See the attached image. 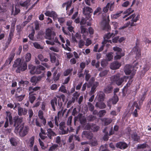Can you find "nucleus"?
Returning <instances> with one entry per match:
<instances>
[{
    "label": "nucleus",
    "instance_id": "obj_28",
    "mask_svg": "<svg viewBox=\"0 0 151 151\" xmlns=\"http://www.w3.org/2000/svg\"><path fill=\"white\" fill-rule=\"evenodd\" d=\"M40 87L38 86H36L35 87H33L32 86L29 87L28 88V90L29 91V93L30 94L31 93L34 94L33 93L35 91L40 90Z\"/></svg>",
    "mask_w": 151,
    "mask_h": 151
},
{
    "label": "nucleus",
    "instance_id": "obj_43",
    "mask_svg": "<svg viewBox=\"0 0 151 151\" xmlns=\"http://www.w3.org/2000/svg\"><path fill=\"white\" fill-rule=\"evenodd\" d=\"M89 71L85 70L84 73L86 74L85 80L86 81H88L91 77V75L88 73Z\"/></svg>",
    "mask_w": 151,
    "mask_h": 151
},
{
    "label": "nucleus",
    "instance_id": "obj_2",
    "mask_svg": "<svg viewBox=\"0 0 151 151\" xmlns=\"http://www.w3.org/2000/svg\"><path fill=\"white\" fill-rule=\"evenodd\" d=\"M31 58V54L29 53H27L25 56V62L23 63L22 59L20 58L16 59L13 65V68H17L16 70V72L17 73H20L21 71L25 70L27 68V64L26 62H27L30 61Z\"/></svg>",
    "mask_w": 151,
    "mask_h": 151
},
{
    "label": "nucleus",
    "instance_id": "obj_32",
    "mask_svg": "<svg viewBox=\"0 0 151 151\" xmlns=\"http://www.w3.org/2000/svg\"><path fill=\"white\" fill-rule=\"evenodd\" d=\"M131 67L129 65H126L124 68V71L126 74H129L131 72Z\"/></svg>",
    "mask_w": 151,
    "mask_h": 151
},
{
    "label": "nucleus",
    "instance_id": "obj_44",
    "mask_svg": "<svg viewBox=\"0 0 151 151\" xmlns=\"http://www.w3.org/2000/svg\"><path fill=\"white\" fill-rule=\"evenodd\" d=\"M124 54L122 52L116 53V55L114 56V58L116 60L119 59L122 57L124 56Z\"/></svg>",
    "mask_w": 151,
    "mask_h": 151
},
{
    "label": "nucleus",
    "instance_id": "obj_38",
    "mask_svg": "<svg viewBox=\"0 0 151 151\" xmlns=\"http://www.w3.org/2000/svg\"><path fill=\"white\" fill-rule=\"evenodd\" d=\"M72 2L73 1L72 0H69L65 2L66 5V10L67 11H68L69 10L70 7L71 6L72 4Z\"/></svg>",
    "mask_w": 151,
    "mask_h": 151
},
{
    "label": "nucleus",
    "instance_id": "obj_60",
    "mask_svg": "<svg viewBox=\"0 0 151 151\" xmlns=\"http://www.w3.org/2000/svg\"><path fill=\"white\" fill-rule=\"evenodd\" d=\"M134 74H132L130 76H129V81H128L127 83L128 85H130L132 83L133 81V78L134 76Z\"/></svg>",
    "mask_w": 151,
    "mask_h": 151
},
{
    "label": "nucleus",
    "instance_id": "obj_16",
    "mask_svg": "<svg viewBox=\"0 0 151 151\" xmlns=\"http://www.w3.org/2000/svg\"><path fill=\"white\" fill-rule=\"evenodd\" d=\"M133 50L136 54V58L137 59H139L141 55L140 50L137 43L135 46L133 48Z\"/></svg>",
    "mask_w": 151,
    "mask_h": 151
},
{
    "label": "nucleus",
    "instance_id": "obj_54",
    "mask_svg": "<svg viewBox=\"0 0 151 151\" xmlns=\"http://www.w3.org/2000/svg\"><path fill=\"white\" fill-rule=\"evenodd\" d=\"M113 50L114 51L116 52V53H121L122 51L121 48L117 46L113 47Z\"/></svg>",
    "mask_w": 151,
    "mask_h": 151
},
{
    "label": "nucleus",
    "instance_id": "obj_64",
    "mask_svg": "<svg viewBox=\"0 0 151 151\" xmlns=\"http://www.w3.org/2000/svg\"><path fill=\"white\" fill-rule=\"evenodd\" d=\"M107 64V61L105 59L102 60L101 62V65L103 67H105Z\"/></svg>",
    "mask_w": 151,
    "mask_h": 151
},
{
    "label": "nucleus",
    "instance_id": "obj_20",
    "mask_svg": "<svg viewBox=\"0 0 151 151\" xmlns=\"http://www.w3.org/2000/svg\"><path fill=\"white\" fill-rule=\"evenodd\" d=\"M121 64L118 61H115L111 63L110 67L112 70L117 69L121 66Z\"/></svg>",
    "mask_w": 151,
    "mask_h": 151
},
{
    "label": "nucleus",
    "instance_id": "obj_18",
    "mask_svg": "<svg viewBox=\"0 0 151 151\" xmlns=\"http://www.w3.org/2000/svg\"><path fill=\"white\" fill-rule=\"evenodd\" d=\"M18 114L19 116L25 115L27 113V110L25 108L22 107L20 106L18 107Z\"/></svg>",
    "mask_w": 151,
    "mask_h": 151
},
{
    "label": "nucleus",
    "instance_id": "obj_63",
    "mask_svg": "<svg viewBox=\"0 0 151 151\" xmlns=\"http://www.w3.org/2000/svg\"><path fill=\"white\" fill-rule=\"evenodd\" d=\"M12 40L10 39L9 38L8 39V40H7V41L5 44L4 47H5V49H6L8 47L9 45H10V43L11 42Z\"/></svg>",
    "mask_w": 151,
    "mask_h": 151
},
{
    "label": "nucleus",
    "instance_id": "obj_8",
    "mask_svg": "<svg viewBox=\"0 0 151 151\" xmlns=\"http://www.w3.org/2000/svg\"><path fill=\"white\" fill-rule=\"evenodd\" d=\"M78 119L80 123L82 125H84L86 122V119L84 116H83L81 114H79L77 116H75L74 118V124L76 125V121Z\"/></svg>",
    "mask_w": 151,
    "mask_h": 151
},
{
    "label": "nucleus",
    "instance_id": "obj_45",
    "mask_svg": "<svg viewBox=\"0 0 151 151\" xmlns=\"http://www.w3.org/2000/svg\"><path fill=\"white\" fill-rule=\"evenodd\" d=\"M25 96V94H22L20 96H15V98L18 101H21L24 98Z\"/></svg>",
    "mask_w": 151,
    "mask_h": 151
},
{
    "label": "nucleus",
    "instance_id": "obj_24",
    "mask_svg": "<svg viewBox=\"0 0 151 151\" xmlns=\"http://www.w3.org/2000/svg\"><path fill=\"white\" fill-rule=\"evenodd\" d=\"M45 70V68L41 65L37 66L35 69V74H40L42 72V71H44Z\"/></svg>",
    "mask_w": 151,
    "mask_h": 151
},
{
    "label": "nucleus",
    "instance_id": "obj_14",
    "mask_svg": "<svg viewBox=\"0 0 151 151\" xmlns=\"http://www.w3.org/2000/svg\"><path fill=\"white\" fill-rule=\"evenodd\" d=\"M114 35H115L113 33L111 34L109 32L105 35L104 37V41L102 42V43H104V42L106 43L107 42H109L111 43H112L111 40H109V39L110 38L112 37H113L114 36Z\"/></svg>",
    "mask_w": 151,
    "mask_h": 151
},
{
    "label": "nucleus",
    "instance_id": "obj_25",
    "mask_svg": "<svg viewBox=\"0 0 151 151\" xmlns=\"http://www.w3.org/2000/svg\"><path fill=\"white\" fill-rule=\"evenodd\" d=\"M99 83L97 82H95L93 84L91 88L90 93L91 95L94 94L96 91V88L99 86Z\"/></svg>",
    "mask_w": 151,
    "mask_h": 151
},
{
    "label": "nucleus",
    "instance_id": "obj_59",
    "mask_svg": "<svg viewBox=\"0 0 151 151\" xmlns=\"http://www.w3.org/2000/svg\"><path fill=\"white\" fill-rule=\"evenodd\" d=\"M73 69H68L66 70L64 72L63 74L65 76H68L69 74L72 71Z\"/></svg>",
    "mask_w": 151,
    "mask_h": 151
},
{
    "label": "nucleus",
    "instance_id": "obj_50",
    "mask_svg": "<svg viewBox=\"0 0 151 151\" xmlns=\"http://www.w3.org/2000/svg\"><path fill=\"white\" fill-rule=\"evenodd\" d=\"M97 13H98V14L99 15L102 13L101 9L100 7H97L96 10L94 12L93 14L95 15Z\"/></svg>",
    "mask_w": 151,
    "mask_h": 151
},
{
    "label": "nucleus",
    "instance_id": "obj_35",
    "mask_svg": "<svg viewBox=\"0 0 151 151\" xmlns=\"http://www.w3.org/2000/svg\"><path fill=\"white\" fill-rule=\"evenodd\" d=\"M56 55V54L54 52L50 54V61L52 63L55 62L56 60V57H55Z\"/></svg>",
    "mask_w": 151,
    "mask_h": 151
},
{
    "label": "nucleus",
    "instance_id": "obj_41",
    "mask_svg": "<svg viewBox=\"0 0 151 151\" xmlns=\"http://www.w3.org/2000/svg\"><path fill=\"white\" fill-rule=\"evenodd\" d=\"M58 21L61 26H63V23L65 22V19L64 17H57Z\"/></svg>",
    "mask_w": 151,
    "mask_h": 151
},
{
    "label": "nucleus",
    "instance_id": "obj_42",
    "mask_svg": "<svg viewBox=\"0 0 151 151\" xmlns=\"http://www.w3.org/2000/svg\"><path fill=\"white\" fill-rule=\"evenodd\" d=\"M98 100L100 101H103L105 97V95L102 92H101L99 93Z\"/></svg>",
    "mask_w": 151,
    "mask_h": 151
},
{
    "label": "nucleus",
    "instance_id": "obj_1",
    "mask_svg": "<svg viewBox=\"0 0 151 151\" xmlns=\"http://www.w3.org/2000/svg\"><path fill=\"white\" fill-rule=\"evenodd\" d=\"M14 126L15 127L14 132L16 134L19 133L21 137H24L28 133L29 131V127L27 126H24V123H22V118L19 117L18 116L14 117Z\"/></svg>",
    "mask_w": 151,
    "mask_h": 151
},
{
    "label": "nucleus",
    "instance_id": "obj_21",
    "mask_svg": "<svg viewBox=\"0 0 151 151\" xmlns=\"http://www.w3.org/2000/svg\"><path fill=\"white\" fill-rule=\"evenodd\" d=\"M82 136L88 139H91L93 137V134L88 131H83L82 133Z\"/></svg>",
    "mask_w": 151,
    "mask_h": 151
},
{
    "label": "nucleus",
    "instance_id": "obj_5",
    "mask_svg": "<svg viewBox=\"0 0 151 151\" xmlns=\"http://www.w3.org/2000/svg\"><path fill=\"white\" fill-rule=\"evenodd\" d=\"M38 116L40 120L36 119L35 120L36 125L38 127H41L42 126V124L44 126H45L46 123V120L44 117L43 112L42 110L39 111L38 113Z\"/></svg>",
    "mask_w": 151,
    "mask_h": 151
},
{
    "label": "nucleus",
    "instance_id": "obj_62",
    "mask_svg": "<svg viewBox=\"0 0 151 151\" xmlns=\"http://www.w3.org/2000/svg\"><path fill=\"white\" fill-rule=\"evenodd\" d=\"M146 144L144 143L141 144H138L137 146V149H144L146 147Z\"/></svg>",
    "mask_w": 151,
    "mask_h": 151
},
{
    "label": "nucleus",
    "instance_id": "obj_4",
    "mask_svg": "<svg viewBox=\"0 0 151 151\" xmlns=\"http://www.w3.org/2000/svg\"><path fill=\"white\" fill-rule=\"evenodd\" d=\"M120 73H118L111 77L113 81L119 86L121 85L124 81L126 82L129 78V76H124L120 78Z\"/></svg>",
    "mask_w": 151,
    "mask_h": 151
},
{
    "label": "nucleus",
    "instance_id": "obj_46",
    "mask_svg": "<svg viewBox=\"0 0 151 151\" xmlns=\"http://www.w3.org/2000/svg\"><path fill=\"white\" fill-rule=\"evenodd\" d=\"M35 137L34 136L32 137L29 140V146L30 147H32L34 143Z\"/></svg>",
    "mask_w": 151,
    "mask_h": 151
},
{
    "label": "nucleus",
    "instance_id": "obj_26",
    "mask_svg": "<svg viewBox=\"0 0 151 151\" xmlns=\"http://www.w3.org/2000/svg\"><path fill=\"white\" fill-rule=\"evenodd\" d=\"M102 121L104 123V126H106L110 124L112 122V120L111 118H104Z\"/></svg>",
    "mask_w": 151,
    "mask_h": 151
},
{
    "label": "nucleus",
    "instance_id": "obj_47",
    "mask_svg": "<svg viewBox=\"0 0 151 151\" xmlns=\"http://www.w3.org/2000/svg\"><path fill=\"white\" fill-rule=\"evenodd\" d=\"M113 53L110 52L106 55V57L108 61L111 60L113 58Z\"/></svg>",
    "mask_w": 151,
    "mask_h": 151
},
{
    "label": "nucleus",
    "instance_id": "obj_30",
    "mask_svg": "<svg viewBox=\"0 0 151 151\" xmlns=\"http://www.w3.org/2000/svg\"><path fill=\"white\" fill-rule=\"evenodd\" d=\"M103 29L108 32L109 31L111 30V27L109 24V22L104 21Z\"/></svg>",
    "mask_w": 151,
    "mask_h": 151
},
{
    "label": "nucleus",
    "instance_id": "obj_57",
    "mask_svg": "<svg viewBox=\"0 0 151 151\" xmlns=\"http://www.w3.org/2000/svg\"><path fill=\"white\" fill-rule=\"evenodd\" d=\"M122 12V11H121L119 12H118L115 14H113L112 17L113 18L116 19L120 16Z\"/></svg>",
    "mask_w": 151,
    "mask_h": 151
},
{
    "label": "nucleus",
    "instance_id": "obj_7",
    "mask_svg": "<svg viewBox=\"0 0 151 151\" xmlns=\"http://www.w3.org/2000/svg\"><path fill=\"white\" fill-rule=\"evenodd\" d=\"M100 128L99 127L93 123H88L85 127V129L93 132H97Z\"/></svg>",
    "mask_w": 151,
    "mask_h": 151
},
{
    "label": "nucleus",
    "instance_id": "obj_40",
    "mask_svg": "<svg viewBox=\"0 0 151 151\" xmlns=\"http://www.w3.org/2000/svg\"><path fill=\"white\" fill-rule=\"evenodd\" d=\"M28 68L30 70V73L32 74L35 73V70L36 68V67L33 65H28Z\"/></svg>",
    "mask_w": 151,
    "mask_h": 151
},
{
    "label": "nucleus",
    "instance_id": "obj_15",
    "mask_svg": "<svg viewBox=\"0 0 151 151\" xmlns=\"http://www.w3.org/2000/svg\"><path fill=\"white\" fill-rule=\"evenodd\" d=\"M116 147L121 149H125L128 147L127 144L124 142H119L116 144Z\"/></svg>",
    "mask_w": 151,
    "mask_h": 151
},
{
    "label": "nucleus",
    "instance_id": "obj_51",
    "mask_svg": "<svg viewBox=\"0 0 151 151\" xmlns=\"http://www.w3.org/2000/svg\"><path fill=\"white\" fill-rule=\"evenodd\" d=\"M88 105L89 110L91 111H92L94 110V106L90 102H88Z\"/></svg>",
    "mask_w": 151,
    "mask_h": 151
},
{
    "label": "nucleus",
    "instance_id": "obj_37",
    "mask_svg": "<svg viewBox=\"0 0 151 151\" xmlns=\"http://www.w3.org/2000/svg\"><path fill=\"white\" fill-rule=\"evenodd\" d=\"M30 1L29 0H26L24 2L20 1L19 2V4L22 7H26L28 5Z\"/></svg>",
    "mask_w": 151,
    "mask_h": 151
},
{
    "label": "nucleus",
    "instance_id": "obj_27",
    "mask_svg": "<svg viewBox=\"0 0 151 151\" xmlns=\"http://www.w3.org/2000/svg\"><path fill=\"white\" fill-rule=\"evenodd\" d=\"M102 101H99L97 102L95 105L96 107L99 108L100 109L105 108L106 106V105Z\"/></svg>",
    "mask_w": 151,
    "mask_h": 151
},
{
    "label": "nucleus",
    "instance_id": "obj_33",
    "mask_svg": "<svg viewBox=\"0 0 151 151\" xmlns=\"http://www.w3.org/2000/svg\"><path fill=\"white\" fill-rule=\"evenodd\" d=\"M35 95H36V94L31 93L30 94L29 93V98L31 104H33L36 99V97L35 96Z\"/></svg>",
    "mask_w": 151,
    "mask_h": 151
},
{
    "label": "nucleus",
    "instance_id": "obj_36",
    "mask_svg": "<svg viewBox=\"0 0 151 151\" xmlns=\"http://www.w3.org/2000/svg\"><path fill=\"white\" fill-rule=\"evenodd\" d=\"M132 139L135 141H138L140 139V137L136 133H134L131 134Z\"/></svg>",
    "mask_w": 151,
    "mask_h": 151
},
{
    "label": "nucleus",
    "instance_id": "obj_10",
    "mask_svg": "<svg viewBox=\"0 0 151 151\" xmlns=\"http://www.w3.org/2000/svg\"><path fill=\"white\" fill-rule=\"evenodd\" d=\"M60 133V134H67L69 131L68 127L65 126V123L63 122L59 124Z\"/></svg>",
    "mask_w": 151,
    "mask_h": 151
},
{
    "label": "nucleus",
    "instance_id": "obj_11",
    "mask_svg": "<svg viewBox=\"0 0 151 151\" xmlns=\"http://www.w3.org/2000/svg\"><path fill=\"white\" fill-rule=\"evenodd\" d=\"M16 50V48L15 47L14 48L10 54L9 55V56L8 58L6 60L5 62V65H9L12 61L13 60V59L15 55V52Z\"/></svg>",
    "mask_w": 151,
    "mask_h": 151
},
{
    "label": "nucleus",
    "instance_id": "obj_61",
    "mask_svg": "<svg viewBox=\"0 0 151 151\" xmlns=\"http://www.w3.org/2000/svg\"><path fill=\"white\" fill-rule=\"evenodd\" d=\"M28 114L29 116V119L30 121L32 117V116L34 114L33 111L32 109H29L28 110Z\"/></svg>",
    "mask_w": 151,
    "mask_h": 151
},
{
    "label": "nucleus",
    "instance_id": "obj_55",
    "mask_svg": "<svg viewBox=\"0 0 151 151\" xmlns=\"http://www.w3.org/2000/svg\"><path fill=\"white\" fill-rule=\"evenodd\" d=\"M75 99L73 98H72L71 100L68 101L67 104V108H68L71 106V105L72 103L75 102Z\"/></svg>",
    "mask_w": 151,
    "mask_h": 151
},
{
    "label": "nucleus",
    "instance_id": "obj_34",
    "mask_svg": "<svg viewBox=\"0 0 151 151\" xmlns=\"http://www.w3.org/2000/svg\"><path fill=\"white\" fill-rule=\"evenodd\" d=\"M9 141L12 146H15L17 145V141L16 138L12 137L10 139Z\"/></svg>",
    "mask_w": 151,
    "mask_h": 151
},
{
    "label": "nucleus",
    "instance_id": "obj_39",
    "mask_svg": "<svg viewBox=\"0 0 151 151\" xmlns=\"http://www.w3.org/2000/svg\"><path fill=\"white\" fill-rule=\"evenodd\" d=\"M111 101L114 104H116L119 101V98L116 94H115L111 99Z\"/></svg>",
    "mask_w": 151,
    "mask_h": 151
},
{
    "label": "nucleus",
    "instance_id": "obj_29",
    "mask_svg": "<svg viewBox=\"0 0 151 151\" xmlns=\"http://www.w3.org/2000/svg\"><path fill=\"white\" fill-rule=\"evenodd\" d=\"M15 11H14V8L13 7L12 10V14L14 16H15L16 15H17L20 12V9L18 6H15Z\"/></svg>",
    "mask_w": 151,
    "mask_h": 151
},
{
    "label": "nucleus",
    "instance_id": "obj_22",
    "mask_svg": "<svg viewBox=\"0 0 151 151\" xmlns=\"http://www.w3.org/2000/svg\"><path fill=\"white\" fill-rule=\"evenodd\" d=\"M113 87L112 85H108L104 89V92L106 93H110L112 92Z\"/></svg>",
    "mask_w": 151,
    "mask_h": 151
},
{
    "label": "nucleus",
    "instance_id": "obj_6",
    "mask_svg": "<svg viewBox=\"0 0 151 151\" xmlns=\"http://www.w3.org/2000/svg\"><path fill=\"white\" fill-rule=\"evenodd\" d=\"M58 101V105L57 107L59 109H60L63 105V101L60 99H58L57 100L56 97H54L53 99L50 101V103L52 106V108L53 109V111H55V105L57 106V101Z\"/></svg>",
    "mask_w": 151,
    "mask_h": 151
},
{
    "label": "nucleus",
    "instance_id": "obj_52",
    "mask_svg": "<svg viewBox=\"0 0 151 151\" xmlns=\"http://www.w3.org/2000/svg\"><path fill=\"white\" fill-rule=\"evenodd\" d=\"M96 118V117L93 115H91L88 116L87 117V119L88 121H93Z\"/></svg>",
    "mask_w": 151,
    "mask_h": 151
},
{
    "label": "nucleus",
    "instance_id": "obj_31",
    "mask_svg": "<svg viewBox=\"0 0 151 151\" xmlns=\"http://www.w3.org/2000/svg\"><path fill=\"white\" fill-rule=\"evenodd\" d=\"M134 12V10H132L131 7H130L126 10L124 12V14H127L125 15L124 17L123 18H124L127 17L128 15H130L131 13Z\"/></svg>",
    "mask_w": 151,
    "mask_h": 151
},
{
    "label": "nucleus",
    "instance_id": "obj_58",
    "mask_svg": "<svg viewBox=\"0 0 151 151\" xmlns=\"http://www.w3.org/2000/svg\"><path fill=\"white\" fill-rule=\"evenodd\" d=\"M89 144L92 146H96L98 145L97 141L96 140H92L89 142Z\"/></svg>",
    "mask_w": 151,
    "mask_h": 151
},
{
    "label": "nucleus",
    "instance_id": "obj_53",
    "mask_svg": "<svg viewBox=\"0 0 151 151\" xmlns=\"http://www.w3.org/2000/svg\"><path fill=\"white\" fill-rule=\"evenodd\" d=\"M106 113V111L105 110H101L98 113V115L99 117H102L105 115Z\"/></svg>",
    "mask_w": 151,
    "mask_h": 151
},
{
    "label": "nucleus",
    "instance_id": "obj_48",
    "mask_svg": "<svg viewBox=\"0 0 151 151\" xmlns=\"http://www.w3.org/2000/svg\"><path fill=\"white\" fill-rule=\"evenodd\" d=\"M59 91L62 93H67V90L66 89V87L64 85H62L59 89Z\"/></svg>",
    "mask_w": 151,
    "mask_h": 151
},
{
    "label": "nucleus",
    "instance_id": "obj_13",
    "mask_svg": "<svg viewBox=\"0 0 151 151\" xmlns=\"http://www.w3.org/2000/svg\"><path fill=\"white\" fill-rule=\"evenodd\" d=\"M44 14L46 16L52 17L54 20H56L58 17L56 13L54 11H46Z\"/></svg>",
    "mask_w": 151,
    "mask_h": 151
},
{
    "label": "nucleus",
    "instance_id": "obj_9",
    "mask_svg": "<svg viewBox=\"0 0 151 151\" xmlns=\"http://www.w3.org/2000/svg\"><path fill=\"white\" fill-rule=\"evenodd\" d=\"M6 121L5 122V124L4 127L5 128H6L9 125V121L8 119L9 120V122L10 124L11 125H12L13 124V123H14V118L13 119L12 114L11 112L9 111H7L6 112Z\"/></svg>",
    "mask_w": 151,
    "mask_h": 151
},
{
    "label": "nucleus",
    "instance_id": "obj_17",
    "mask_svg": "<svg viewBox=\"0 0 151 151\" xmlns=\"http://www.w3.org/2000/svg\"><path fill=\"white\" fill-rule=\"evenodd\" d=\"M42 77L43 76H33L31 78L30 81L32 83H35V85H36L37 83L41 80Z\"/></svg>",
    "mask_w": 151,
    "mask_h": 151
},
{
    "label": "nucleus",
    "instance_id": "obj_56",
    "mask_svg": "<svg viewBox=\"0 0 151 151\" xmlns=\"http://www.w3.org/2000/svg\"><path fill=\"white\" fill-rule=\"evenodd\" d=\"M52 121H48L47 123V125L50 128H52L54 127V125L53 123L52 122V121L54 122V120L53 117H52L51 118Z\"/></svg>",
    "mask_w": 151,
    "mask_h": 151
},
{
    "label": "nucleus",
    "instance_id": "obj_19",
    "mask_svg": "<svg viewBox=\"0 0 151 151\" xmlns=\"http://www.w3.org/2000/svg\"><path fill=\"white\" fill-rule=\"evenodd\" d=\"M93 11L92 9L88 6H85L83 8V14L85 15H88L89 16L90 13H92Z\"/></svg>",
    "mask_w": 151,
    "mask_h": 151
},
{
    "label": "nucleus",
    "instance_id": "obj_3",
    "mask_svg": "<svg viewBox=\"0 0 151 151\" xmlns=\"http://www.w3.org/2000/svg\"><path fill=\"white\" fill-rule=\"evenodd\" d=\"M139 18L140 15L139 14H138L136 17L135 14H132L125 19L126 21L129 19H131L130 21L127 22V23L124 24L123 26L121 27L120 29H124L128 27L129 26H130L131 27L136 26L137 25L136 22L139 20Z\"/></svg>",
    "mask_w": 151,
    "mask_h": 151
},
{
    "label": "nucleus",
    "instance_id": "obj_49",
    "mask_svg": "<svg viewBox=\"0 0 151 151\" xmlns=\"http://www.w3.org/2000/svg\"><path fill=\"white\" fill-rule=\"evenodd\" d=\"M58 147V145L57 144H55L51 146L49 149V151H53L57 149Z\"/></svg>",
    "mask_w": 151,
    "mask_h": 151
},
{
    "label": "nucleus",
    "instance_id": "obj_12",
    "mask_svg": "<svg viewBox=\"0 0 151 151\" xmlns=\"http://www.w3.org/2000/svg\"><path fill=\"white\" fill-rule=\"evenodd\" d=\"M55 35V33L54 32H52V30L49 29H48L46 31V35L47 37L46 38L50 40H53Z\"/></svg>",
    "mask_w": 151,
    "mask_h": 151
},
{
    "label": "nucleus",
    "instance_id": "obj_23",
    "mask_svg": "<svg viewBox=\"0 0 151 151\" xmlns=\"http://www.w3.org/2000/svg\"><path fill=\"white\" fill-rule=\"evenodd\" d=\"M46 134L48 136V137L50 139H52V136H56V134L51 128H49L47 129Z\"/></svg>",
    "mask_w": 151,
    "mask_h": 151
}]
</instances>
